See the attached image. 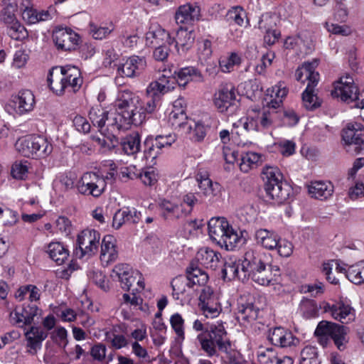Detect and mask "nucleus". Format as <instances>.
Instances as JSON below:
<instances>
[{
  "label": "nucleus",
  "mask_w": 364,
  "mask_h": 364,
  "mask_svg": "<svg viewBox=\"0 0 364 364\" xmlns=\"http://www.w3.org/2000/svg\"><path fill=\"white\" fill-rule=\"evenodd\" d=\"M186 273V277L193 287L195 285L203 286L208 280V274L198 267H191L187 269Z\"/></svg>",
  "instance_id": "49530a36"
},
{
  "label": "nucleus",
  "mask_w": 364,
  "mask_h": 364,
  "mask_svg": "<svg viewBox=\"0 0 364 364\" xmlns=\"http://www.w3.org/2000/svg\"><path fill=\"white\" fill-rule=\"evenodd\" d=\"M255 237L257 244L268 250L276 248L279 238L274 232L267 229L257 230L255 232Z\"/></svg>",
  "instance_id": "4c0bfd02"
},
{
  "label": "nucleus",
  "mask_w": 364,
  "mask_h": 364,
  "mask_svg": "<svg viewBox=\"0 0 364 364\" xmlns=\"http://www.w3.org/2000/svg\"><path fill=\"white\" fill-rule=\"evenodd\" d=\"M47 80L50 90L57 95H62L68 88L60 67H54L50 70Z\"/></svg>",
  "instance_id": "c756f323"
},
{
  "label": "nucleus",
  "mask_w": 364,
  "mask_h": 364,
  "mask_svg": "<svg viewBox=\"0 0 364 364\" xmlns=\"http://www.w3.org/2000/svg\"><path fill=\"white\" fill-rule=\"evenodd\" d=\"M326 313H329L331 316L341 323H348L354 319L353 309L343 301H334L333 303L324 302L321 306Z\"/></svg>",
  "instance_id": "dca6fc26"
},
{
  "label": "nucleus",
  "mask_w": 364,
  "mask_h": 364,
  "mask_svg": "<svg viewBox=\"0 0 364 364\" xmlns=\"http://www.w3.org/2000/svg\"><path fill=\"white\" fill-rule=\"evenodd\" d=\"M39 311L41 310L35 304L23 305L21 311L16 309L14 312H11L10 319L14 324L22 323L19 326L23 328L24 326L31 325Z\"/></svg>",
  "instance_id": "aec40b11"
},
{
  "label": "nucleus",
  "mask_w": 364,
  "mask_h": 364,
  "mask_svg": "<svg viewBox=\"0 0 364 364\" xmlns=\"http://www.w3.org/2000/svg\"><path fill=\"white\" fill-rule=\"evenodd\" d=\"M160 208L163 211L161 215L166 220L178 219L187 215L186 212L182 208V205L173 203L165 199L161 201Z\"/></svg>",
  "instance_id": "ea45409f"
},
{
  "label": "nucleus",
  "mask_w": 364,
  "mask_h": 364,
  "mask_svg": "<svg viewBox=\"0 0 364 364\" xmlns=\"http://www.w3.org/2000/svg\"><path fill=\"white\" fill-rule=\"evenodd\" d=\"M300 364H320L317 349L311 346L304 347L301 351Z\"/></svg>",
  "instance_id": "3c124183"
},
{
  "label": "nucleus",
  "mask_w": 364,
  "mask_h": 364,
  "mask_svg": "<svg viewBox=\"0 0 364 364\" xmlns=\"http://www.w3.org/2000/svg\"><path fill=\"white\" fill-rule=\"evenodd\" d=\"M118 257V252L116 248V240L110 235H105L101 244L100 259L102 262L109 264L114 262Z\"/></svg>",
  "instance_id": "c85d7f7f"
},
{
  "label": "nucleus",
  "mask_w": 364,
  "mask_h": 364,
  "mask_svg": "<svg viewBox=\"0 0 364 364\" xmlns=\"http://www.w3.org/2000/svg\"><path fill=\"white\" fill-rule=\"evenodd\" d=\"M318 64L317 60L304 63L301 67L296 70V79L302 82L306 80H308V84L317 85L319 80V74L315 72V68Z\"/></svg>",
  "instance_id": "a878e982"
},
{
  "label": "nucleus",
  "mask_w": 364,
  "mask_h": 364,
  "mask_svg": "<svg viewBox=\"0 0 364 364\" xmlns=\"http://www.w3.org/2000/svg\"><path fill=\"white\" fill-rule=\"evenodd\" d=\"M226 21L230 26L237 25L240 27H247L249 20L246 11L242 6H233L228 10L225 16Z\"/></svg>",
  "instance_id": "58836bf2"
},
{
  "label": "nucleus",
  "mask_w": 364,
  "mask_h": 364,
  "mask_svg": "<svg viewBox=\"0 0 364 364\" xmlns=\"http://www.w3.org/2000/svg\"><path fill=\"white\" fill-rule=\"evenodd\" d=\"M259 310L252 300H245L244 298H240L237 302V312H235L236 319L240 323L255 321L258 317Z\"/></svg>",
  "instance_id": "4be33fe9"
},
{
  "label": "nucleus",
  "mask_w": 364,
  "mask_h": 364,
  "mask_svg": "<svg viewBox=\"0 0 364 364\" xmlns=\"http://www.w3.org/2000/svg\"><path fill=\"white\" fill-rule=\"evenodd\" d=\"M132 269L127 264H119L116 265L111 273V277L113 280H118L124 276H127Z\"/></svg>",
  "instance_id": "338daca9"
},
{
  "label": "nucleus",
  "mask_w": 364,
  "mask_h": 364,
  "mask_svg": "<svg viewBox=\"0 0 364 364\" xmlns=\"http://www.w3.org/2000/svg\"><path fill=\"white\" fill-rule=\"evenodd\" d=\"M52 37L58 49L65 51L75 50L80 41L78 34L67 28H56Z\"/></svg>",
  "instance_id": "4468645a"
},
{
  "label": "nucleus",
  "mask_w": 364,
  "mask_h": 364,
  "mask_svg": "<svg viewBox=\"0 0 364 364\" xmlns=\"http://www.w3.org/2000/svg\"><path fill=\"white\" fill-rule=\"evenodd\" d=\"M271 21L272 18L268 14L262 15L259 21V28L266 31L264 41L268 45H273L278 40L280 35L277 31L267 28L268 22Z\"/></svg>",
  "instance_id": "c03bdc74"
},
{
  "label": "nucleus",
  "mask_w": 364,
  "mask_h": 364,
  "mask_svg": "<svg viewBox=\"0 0 364 364\" xmlns=\"http://www.w3.org/2000/svg\"><path fill=\"white\" fill-rule=\"evenodd\" d=\"M261 156L255 152H247L242 156L240 168L243 172H248L259 161Z\"/></svg>",
  "instance_id": "8fccbe9b"
},
{
  "label": "nucleus",
  "mask_w": 364,
  "mask_h": 364,
  "mask_svg": "<svg viewBox=\"0 0 364 364\" xmlns=\"http://www.w3.org/2000/svg\"><path fill=\"white\" fill-rule=\"evenodd\" d=\"M139 214L136 210L132 211L128 208L120 209L113 216L112 227L115 229H119L123 224L127 223L131 224L137 223L139 220Z\"/></svg>",
  "instance_id": "473e14b6"
},
{
  "label": "nucleus",
  "mask_w": 364,
  "mask_h": 364,
  "mask_svg": "<svg viewBox=\"0 0 364 364\" xmlns=\"http://www.w3.org/2000/svg\"><path fill=\"white\" fill-rule=\"evenodd\" d=\"M49 257L58 264H62L69 256L68 250L60 242H50L47 249Z\"/></svg>",
  "instance_id": "37998d69"
},
{
  "label": "nucleus",
  "mask_w": 364,
  "mask_h": 364,
  "mask_svg": "<svg viewBox=\"0 0 364 364\" xmlns=\"http://www.w3.org/2000/svg\"><path fill=\"white\" fill-rule=\"evenodd\" d=\"M141 182L148 186H152L158 181V175L154 170H146L138 175Z\"/></svg>",
  "instance_id": "0e129e2a"
},
{
  "label": "nucleus",
  "mask_w": 364,
  "mask_h": 364,
  "mask_svg": "<svg viewBox=\"0 0 364 364\" xmlns=\"http://www.w3.org/2000/svg\"><path fill=\"white\" fill-rule=\"evenodd\" d=\"M200 16V9L198 6L186 4L178 7L175 13L177 24H192L198 21Z\"/></svg>",
  "instance_id": "412c9836"
},
{
  "label": "nucleus",
  "mask_w": 364,
  "mask_h": 364,
  "mask_svg": "<svg viewBox=\"0 0 364 364\" xmlns=\"http://www.w3.org/2000/svg\"><path fill=\"white\" fill-rule=\"evenodd\" d=\"M116 112H109L105 126L106 131L114 133L126 130L132 124L139 125L145 119L144 113L139 103V97L132 92H122L115 102Z\"/></svg>",
  "instance_id": "f257e3e1"
},
{
  "label": "nucleus",
  "mask_w": 364,
  "mask_h": 364,
  "mask_svg": "<svg viewBox=\"0 0 364 364\" xmlns=\"http://www.w3.org/2000/svg\"><path fill=\"white\" fill-rule=\"evenodd\" d=\"M168 87L165 85H161L156 80L149 83L146 90L147 97H155L160 99L161 95L168 92L166 90Z\"/></svg>",
  "instance_id": "4d7b16f0"
},
{
  "label": "nucleus",
  "mask_w": 364,
  "mask_h": 364,
  "mask_svg": "<svg viewBox=\"0 0 364 364\" xmlns=\"http://www.w3.org/2000/svg\"><path fill=\"white\" fill-rule=\"evenodd\" d=\"M240 58L235 53H232L229 58L220 60V67L223 72H230L232 67L240 63Z\"/></svg>",
  "instance_id": "e2e57ef3"
},
{
  "label": "nucleus",
  "mask_w": 364,
  "mask_h": 364,
  "mask_svg": "<svg viewBox=\"0 0 364 364\" xmlns=\"http://www.w3.org/2000/svg\"><path fill=\"white\" fill-rule=\"evenodd\" d=\"M195 36L193 31H188L187 29L181 28L176 33V39L173 38L176 42V48L180 55L186 53L193 46Z\"/></svg>",
  "instance_id": "2f4dec72"
},
{
  "label": "nucleus",
  "mask_w": 364,
  "mask_h": 364,
  "mask_svg": "<svg viewBox=\"0 0 364 364\" xmlns=\"http://www.w3.org/2000/svg\"><path fill=\"white\" fill-rule=\"evenodd\" d=\"M120 145L127 155H134L140 150L141 139L138 132H134L121 139Z\"/></svg>",
  "instance_id": "a19ab883"
},
{
  "label": "nucleus",
  "mask_w": 364,
  "mask_h": 364,
  "mask_svg": "<svg viewBox=\"0 0 364 364\" xmlns=\"http://www.w3.org/2000/svg\"><path fill=\"white\" fill-rule=\"evenodd\" d=\"M109 112L103 108L100 105H96L91 107L89 112V118L94 126L99 128L101 134H105V126Z\"/></svg>",
  "instance_id": "c9c22d12"
},
{
  "label": "nucleus",
  "mask_w": 364,
  "mask_h": 364,
  "mask_svg": "<svg viewBox=\"0 0 364 364\" xmlns=\"http://www.w3.org/2000/svg\"><path fill=\"white\" fill-rule=\"evenodd\" d=\"M200 306L205 317L215 318L221 311L218 299L213 295L210 287L204 288L199 296Z\"/></svg>",
  "instance_id": "f3484780"
},
{
  "label": "nucleus",
  "mask_w": 364,
  "mask_h": 364,
  "mask_svg": "<svg viewBox=\"0 0 364 364\" xmlns=\"http://www.w3.org/2000/svg\"><path fill=\"white\" fill-rule=\"evenodd\" d=\"M168 119L173 127H181L186 124L187 115L186 112H181L179 110L171 111Z\"/></svg>",
  "instance_id": "680f3d73"
},
{
  "label": "nucleus",
  "mask_w": 364,
  "mask_h": 364,
  "mask_svg": "<svg viewBox=\"0 0 364 364\" xmlns=\"http://www.w3.org/2000/svg\"><path fill=\"white\" fill-rule=\"evenodd\" d=\"M60 68L62 73H63V77L65 78L67 87L71 88V91L73 92L77 91L82 84V78L78 68L71 65Z\"/></svg>",
  "instance_id": "7c9ffc66"
},
{
  "label": "nucleus",
  "mask_w": 364,
  "mask_h": 364,
  "mask_svg": "<svg viewBox=\"0 0 364 364\" xmlns=\"http://www.w3.org/2000/svg\"><path fill=\"white\" fill-rule=\"evenodd\" d=\"M18 151L25 157L46 158L53 151V145L43 136H27L16 143Z\"/></svg>",
  "instance_id": "423d86ee"
},
{
  "label": "nucleus",
  "mask_w": 364,
  "mask_h": 364,
  "mask_svg": "<svg viewBox=\"0 0 364 364\" xmlns=\"http://www.w3.org/2000/svg\"><path fill=\"white\" fill-rule=\"evenodd\" d=\"M27 341L28 353L36 355L41 348L42 342L48 337V333L39 326H31L24 333Z\"/></svg>",
  "instance_id": "b1692460"
},
{
  "label": "nucleus",
  "mask_w": 364,
  "mask_h": 364,
  "mask_svg": "<svg viewBox=\"0 0 364 364\" xmlns=\"http://www.w3.org/2000/svg\"><path fill=\"white\" fill-rule=\"evenodd\" d=\"M331 96L336 98L340 97L343 102L348 104L357 103L356 101L359 100V91L353 77L349 75L342 76L331 91Z\"/></svg>",
  "instance_id": "9b49d317"
},
{
  "label": "nucleus",
  "mask_w": 364,
  "mask_h": 364,
  "mask_svg": "<svg viewBox=\"0 0 364 364\" xmlns=\"http://www.w3.org/2000/svg\"><path fill=\"white\" fill-rule=\"evenodd\" d=\"M2 10L0 12V20L4 23H11L16 21L15 11L17 8L16 0H3Z\"/></svg>",
  "instance_id": "a18cd8bd"
},
{
  "label": "nucleus",
  "mask_w": 364,
  "mask_h": 364,
  "mask_svg": "<svg viewBox=\"0 0 364 364\" xmlns=\"http://www.w3.org/2000/svg\"><path fill=\"white\" fill-rule=\"evenodd\" d=\"M197 339L201 349L208 357L218 356V351H220L226 355L228 363L235 362L230 341L227 338V332L222 324L211 325L205 333L199 334Z\"/></svg>",
  "instance_id": "7ed1b4c3"
},
{
  "label": "nucleus",
  "mask_w": 364,
  "mask_h": 364,
  "mask_svg": "<svg viewBox=\"0 0 364 364\" xmlns=\"http://www.w3.org/2000/svg\"><path fill=\"white\" fill-rule=\"evenodd\" d=\"M314 333L319 338L321 343H326L330 337L340 350H343L348 342L347 328L333 322L326 321L319 322Z\"/></svg>",
  "instance_id": "0eeeda50"
},
{
  "label": "nucleus",
  "mask_w": 364,
  "mask_h": 364,
  "mask_svg": "<svg viewBox=\"0 0 364 364\" xmlns=\"http://www.w3.org/2000/svg\"><path fill=\"white\" fill-rule=\"evenodd\" d=\"M212 43L208 39H205L198 43V55L199 60L203 63L212 55Z\"/></svg>",
  "instance_id": "5fc2aeb1"
},
{
  "label": "nucleus",
  "mask_w": 364,
  "mask_h": 364,
  "mask_svg": "<svg viewBox=\"0 0 364 364\" xmlns=\"http://www.w3.org/2000/svg\"><path fill=\"white\" fill-rule=\"evenodd\" d=\"M175 141V136L169 135L148 136L144 141V156L152 162L161 154L162 149L171 146Z\"/></svg>",
  "instance_id": "ddd939ff"
},
{
  "label": "nucleus",
  "mask_w": 364,
  "mask_h": 364,
  "mask_svg": "<svg viewBox=\"0 0 364 364\" xmlns=\"http://www.w3.org/2000/svg\"><path fill=\"white\" fill-rule=\"evenodd\" d=\"M114 30L113 26H97L94 23L90 24V32L92 37L97 40H102L107 37Z\"/></svg>",
  "instance_id": "6e6d98bb"
},
{
  "label": "nucleus",
  "mask_w": 364,
  "mask_h": 364,
  "mask_svg": "<svg viewBox=\"0 0 364 364\" xmlns=\"http://www.w3.org/2000/svg\"><path fill=\"white\" fill-rule=\"evenodd\" d=\"M333 192V186L330 182L314 181L309 186V193L311 197L319 200H326Z\"/></svg>",
  "instance_id": "f704fd0d"
},
{
  "label": "nucleus",
  "mask_w": 364,
  "mask_h": 364,
  "mask_svg": "<svg viewBox=\"0 0 364 364\" xmlns=\"http://www.w3.org/2000/svg\"><path fill=\"white\" fill-rule=\"evenodd\" d=\"M105 134H101L102 137L93 136L92 139L105 150L111 151L116 147L118 140L114 133H109L105 131Z\"/></svg>",
  "instance_id": "09e8293b"
},
{
  "label": "nucleus",
  "mask_w": 364,
  "mask_h": 364,
  "mask_svg": "<svg viewBox=\"0 0 364 364\" xmlns=\"http://www.w3.org/2000/svg\"><path fill=\"white\" fill-rule=\"evenodd\" d=\"M196 179L201 193L209 201H213L219 196L221 186L218 183L213 182L208 176L202 173L197 174Z\"/></svg>",
  "instance_id": "5701e85b"
},
{
  "label": "nucleus",
  "mask_w": 364,
  "mask_h": 364,
  "mask_svg": "<svg viewBox=\"0 0 364 364\" xmlns=\"http://www.w3.org/2000/svg\"><path fill=\"white\" fill-rule=\"evenodd\" d=\"M100 234L95 230L86 229L82 230L77 238V247L74 254L78 258L84 256L92 257L98 250Z\"/></svg>",
  "instance_id": "9d476101"
},
{
  "label": "nucleus",
  "mask_w": 364,
  "mask_h": 364,
  "mask_svg": "<svg viewBox=\"0 0 364 364\" xmlns=\"http://www.w3.org/2000/svg\"><path fill=\"white\" fill-rule=\"evenodd\" d=\"M213 101L218 112L228 115L233 114L238 107L236 88L231 83L221 85L214 95Z\"/></svg>",
  "instance_id": "6e6552de"
},
{
  "label": "nucleus",
  "mask_w": 364,
  "mask_h": 364,
  "mask_svg": "<svg viewBox=\"0 0 364 364\" xmlns=\"http://www.w3.org/2000/svg\"><path fill=\"white\" fill-rule=\"evenodd\" d=\"M210 239L220 247L228 250H233L241 238L224 218H213L208 223Z\"/></svg>",
  "instance_id": "20e7f679"
},
{
  "label": "nucleus",
  "mask_w": 364,
  "mask_h": 364,
  "mask_svg": "<svg viewBox=\"0 0 364 364\" xmlns=\"http://www.w3.org/2000/svg\"><path fill=\"white\" fill-rule=\"evenodd\" d=\"M6 24L8 25L7 33L11 38L21 41L27 36L26 29L18 21Z\"/></svg>",
  "instance_id": "603ef678"
},
{
  "label": "nucleus",
  "mask_w": 364,
  "mask_h": 364,
  "mask_svg": "<svg viewBox=\"0 0 364 364\" xmlns=\"http://www.w3.org/2000/svg\"><path fill=\"white\" fill-rule=\"evenodd\" d=\"M241 269L245 279L248 277L262 286H268L276 281L279 272L277 266L268 264L262 254L254 250L245 252L244 259L241 262Z\"/></svg>",
  "instance_id": "f03ea898"
},
{
  "label": "nucleus",
  "mask_w": 364,
  "mask_h": 364,
  "mask_svg": "<svg viewBox=\"0 0 364 364\" xmlns=\"http://www.w3.org/2000/svg\"><path fill=\"white\" fill-rule=\"evenodd\" d=\"M26 2L29 4L28 0H26ZM55 13L56 11L53 6H50L46 11H38L26 5L22 16L24 20L33 24L51 19L55 16Z\"/></svg>",
  "instance_id": "bb28decb"
},
{
  "label": "nucleus",
  "mask_w": 364,
  "mask_h": 364,
  "mask_svg": "<svg viewBox=\"0 0 364 364\" xmlns=\"http://www.w3.org/2000/svg\"><path fill=\"white\" fill-rule=\"evenodd\" d=\"M171 287L173 289V294L177 296V299L180 294H183L186 293L187 287H193L187 277L182 276L174 278L171 282Z\"/></svg>",
  "instance_id": "864d4df0"
},
{
  "label": "nucleus",
  "mask_w": 364,
  "mask_h": 364,
  "mask_svg": "<svg viewBox=\"0 0 364 364\" xmlns=\"http://www.w3.org/2000/svg\"><path fill=\"white\" fill-rule=\"evenodd\" d=\"M317 85L307 84V86L302 93V101L304 106L308 110H314L319 107L321 100L315 93V87Z\"/></svg>",
  "instance_id": "79ce46f5"
},
{
  "label": "nucleus",
  "mask_w": 364,
  "mask_h": 364,
  "mask_svg": "<svg viewBox=\"0 0 364 364\" xmlns=\"http://www.w3.org/2000/svg\"><path fill=\"white\" fill-rule=\"evenodd\" d=\"M173 75H176V82L179 86H186L188 82L193 81L198 83H202L205 81L204 75L195 67H185L175 70Z\"/></svg>",
  "instance_id": "393cba45"
},
{
  "label": "nucleus",
  "mask_w": 364,
  "mask_h": 364,
  "mask_svg": "<svg viewBox=\"0 0 364 364\" xmlns=\"http://www.w3.org/2000/svg\"><path fill=\"white\" fill-rule=\"evenodd\" d=\"M171 38L168 32L159 26L151 27L146 33V42L149 46H157L161 43H172Z\"/></svg>",
  "instance_id": "e433bc0d"
},
{
  "label": "nucleus",
  "mask_w": 364,
  "mask_h": 364,
  "mask_svg": "<svg viewBox=\"0 0 364 364\" xmlns=\"http://www.w3.org/2000/svg\"><path fill=\"white\" fill-rule=\"evenodd\" d=\"M28 59V55L25 50H18L14 55L12 66L19 69L25 66Z\"/></svg>",
  "instance_id": "774afa93"
},
{
  "label": "nucleus",
  "mask_w": 364,
  "mask_h": 364,
  "mask_svg": "<svg viewBox=\"0 0 364 364\" xmlns=\"http://www.w3.org/2000/svg\"><path fill=\"white\" fill-rule=\"evenodd\" d=\"M106 351L105 345L98 343L91 348L90 355L94 360L101 362L106 358Z\"/></svg>",
  "instance_id": "69168bd1"
},
{
  "label": "nucleus",
  "mask_w": 364,
  "mask_h": 364,
  "mask_svg": "<svg viewBox=\"0 0 364 364\" xmlns=\"http://www.w3.org/2000/svg\"><path fill=\"white\" fill-rule=\"evenodd\" d=\"M12 103L15 112L20 115L31 112L36 101L33 92L29 90H22L13 96Z\"/></svg>",
  "instance_id": "6ab92c4d"
},
{
  "label": "nucleus",
  "mask_w": 364,
  "mask_h": 364,
  "mask_svg": "<svg viewBox=\"0 0 364 364\" xmlns=\"http://www.w3.org/2000/svg\"><path fill=\"white\" fill-rule=\"evenodd\" d=\"M221 255L213 250L205 247L198 250L196 254V259L203 267L211 269H216L219 266Z\"/></svg>",
  "instance_id": "cd10ccee"
},
{
  "label": "nucleus",
  "mask_w": 364,
  "mask_h": 364,
  "mask_svg": "<svg viewBox=\"0 0 364 364\" xmlns=\"http://www.w3.org/2000/svg\"><path fill=\"white\" fill-rule=\"evenodd\" d=\"M347 278L355 284L364 283V261L349 266Z\"/></svg>",
  "instance_id": "de8ad7c7"
},
{
  "label": "nucleus",
  "mask_w": 364,
  "mask_h": 364,
  "mask_svg": "<svg viewBox=\"0 0 364 364\" xmlns=\"http://www.w3.org/2000/svg\"><path fill=\"white\" fill-rule=\"evenodd\" d=\"M268 340L275 346L281 348L290 347L295 346L298 339L292 333L282 327H275L269 329Z\"/></svg>",
  "instance_id": "a211bd4d"
},
{
  "label": "nucleus",
  "mask_w": 364,
  "mask_h": 364,
  "mask_svg": "<svg viewBox=\"0 0 364 364\" xmlns=\"http://www.w3.org/2000/svg\"><path fill=\"white\" fill-rule=\"evenodd\" d=\"M364 127L360 123H348L343 130L342 138L348 146L347 151L359 154L364 149Z\"/></svg>",
  "instance_id": "f8f14e48"
},
{
  "label": "nucleus",
  "mask_w": 364,
  "mask_h": 364,
  "mask_svg": "<svg viewBox=\"0 0 364 364\" xmlns=\"http://www.w3.org/2000/svg\"><path fill=\"white\" fill-rule=\"evenodd\" d=\"M146 68L144 57L132 55L117 68L118 74L124 77H136L140 75Z\"/></svg>",
  "instance_id": "2eb2a0df"
},
{
  "label": "nucleus",
  "mask_w": 364,
  "mask_h": 364,
  "mask_svg": "<svg viewBox=\"0 0 364 364\" xmlns=\"http://www.w3.org/2000/svg\"><path fill=\"white\" fill-rule=\"evenodd\" d=\"M262 174L264 189L269 199L282 203L289 198L290 187L283 181V175L277 167L265 166Z\"/></svg>",
  "instance_id": "39448f33"
},
{
  "label": "nucleus",
  "mask_w": 364,
  "mask_h": 364,
  "mask_svg": "<svg viewBox=\"0 0 364 364\" xmlns=\"http://www.w3.org/2000/svg\"><path fill=\"white\" fill-rule=\"evenodd\" d=\"M241 267L240 261L232 260L229 259L223 264V267L221 270L222 278L224 281H231L235 278L244 281L245 276L241 271L239 272V268Z\"/></svg>",
  "instance_id": "72a5a7b5"
},
{
  "label": "nucleus",
  "mask_w": 364,
  "mask_h": 364,
  "mask_svg": "<svg viewBox=\"0 0 364 364\" xmlns=\"http://www.w3.org/2000/svg\"><path fill=\"white\" fill-rule=\"evenodd\" d=\"M106 338L115 349H121L128 345V341L124 335L107 333Z\"/></svg>",
  "instance_id": "13d9d810"
},
{
  "label": "nucleus",
  "mask_w": 364,
  "mask_h": 364,
  "mask_svg": "<svg viewBox=\"0 0 364 364\" xmlns=\"http://www.w3.org/2000/svg\"><path fill=\"white\" fill-rule=\"evenodd\" d=\"M326 28L328 32L334 35L348 36L352 33L350 27L347 25H338L326 22Z\"/></svg>",
  "instance_id": "bf43d9fd"
},
{
  "label": "nucleus",
  "mask_w": 364,
  "mask_h": 364,
  "mask_svg": "<svg viewBox=\"0 0 364 364\" xmlns=\"http://www.w3.org/2000/svg\"><path fill=\"white\" fill-rule=\"evenodd\" d=\"M76 186L80 193L98 198L105 191L107 183L106 179L99 174L86 172L81 176Z\"/></svg>",
  "instance_id": "1a4fd4ad"
},
{
  "label": "nucleus",
  "mask_w": 364,
  "mask_h": 364,
  "mask_svg": "<svg viewBox=\"0 0 364 364\" xmlns=\"http://www.w3.org/2000/svg\"><path fill=\"white\" fill-rule=\"evenodd\" d=\"M254 117L259 124V131L268 129L272 125L273 119L269 112H258Z\"/></svg>",
  "instance_id": "052dcab7"
}]
</instances>
